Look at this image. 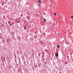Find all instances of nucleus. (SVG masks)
<instances>
[{"label": "nucleus", "instance_id": "14", "mask_svg": "<svg viewBox=\"0 0 73 73\" xmlns=\"http://www.w3.org/2000/svg\"><path fill=\"white\" fill-rule=\"evenodd\" d=\"M24 29H26V28H24Z\"/></svg>", "mask_w": 73, "mask_h": 73}, {"label": "nucleus", "instance_id": "6", "mask_svg": "<svg viewBox=\"0 0 73 73\" xmlns=\"http://www.w3.org/2000/svg\"><path fill=\"white\" fill-rule=\"evenodd\" d=\"M54 16H56V13H54Z\"/></svg>", "mask_w": 73, "mask_h": 73}, {"label": "nucleus", "instance_id": "4", "mask_svg": "<svg viewBox=\"0 0 73 73\" xmlns=\"http://www.w3.org/2000/svg\"><path fill=\"white\" fill-rule=\"evenodd\" d=\"M55 56H56L57 57V56H58V54H55Z\"/></svg>", "mask_w": 73, "mask_h": 73}, {"label": "nucleus", "instance_id": "5", "mask_svg": "<svg viewBox=\"0 0 73 73\" xmlns=\"http://www.w3.org/2000/svg\"><path fill=\"white\" fill-rule=\"evenodd\" d=\"M57 46L58 48H60V45H58Z\"/></svg>", "mask_w": 73, "mask_h": 73}, {"label": "nucleus", "instance_id": "2", "mask_svg": "<svg viewBox=\"0 0 73 73\" xmlns=\"http://www.w3.org/2000/svg\"><path fill=\"white\" fill-rule=\"evenodd\" d=\"M37 1H38V2L39 3H41V1H40H40L38 0Z\"/></svg>", "mask_w": 73, "mask_h": 73}, {"label": "nucleus", "instance_id": "12", "mask_svg": "<svg viewBox=\"0 0 73 73\" xmlns=\"http://www.w3.org/2000/svg\"><path fill=\"white\" fill-rule=\"evenodd\" d=\"M66 44H68V43H66Z\"/></svg>", "mask_w": 73, "mask_h": 73}, {"label": "nucleus", "instance_id": "11", "mask_svg": "<svg viewBox=\"0 0 73 73\" xmlns=\"http://www.w3.org/2000/svg\"><path fill=\"white\" fill-rule=\"evenodd\" d=\"M17 23H19V21H17Z\"/></svg>", "mask_w": 73, "mask_h": 73}, {"label": "nucleus", "instance_id": "1", "mask_svg": "<svg viewBox=\"0 0 73 73\" xmlns=\"http://www.w3.org/2000/svg\"><path fill=\"white\" fill-rule=\"evenodd\" d=\"M7 43H10V42H11V40H10V39H7Z\"/></svg>", "mask_w": 73, "mask_h": 73}, {"label": "nucleus", "instance_id": "15", "mask_svg": "<svg viewBox=\"0 0 73 73\" xmlns=\"http://www.w3.org/2000/svg\"><path fill=\"white\" fill-rule=\"evenodd\" d=\"M10 25H12V24H10Z\"/></svg>", "mask_w": 73, "mask_h": 73}, {"label": "nucleus", "instance_id": "9", "mask_svg": "<svg viewBox=\"0 0 73 73\" xmlns=\"http://www.w3.org/2000/svg\"><path fill=\"white\" fill-rule=\"evenodd\" d=\"M10 21H9L8 22V23H10Z\"/></svg>", "mask_w": 73, "mask_h": 73}, {"label": "nucleus", "instance_id": "8", "mask_svg": "<svg viewBox=\"0 0 73 73\" xmlns=\"http://www.w3.org/2000/svg\"><path fill=\"white\" fill-rule=\"evenodd\" d=\"M65 64H68V63L66 62L65 63Z\"/></svg>", "mask_w": 73, "mask_h": 73}, {"label": "nucleus", "instance_id": "10", "mask_svg": "<svg viewBox=\"0 0 73 73\" xmlns=\"http://www.w3.org/2000/svg\"><path fill=\"white\" fill-rule=\"evenodd\" d=\"M40 43H41L42 44H43V43H42V42H40Z\"/></svg>", "mask_w": 73, "mask_h": 73}, {"label": "nucleus", "instance_id": "3", "mask_svg": "<svg viewBox=\"0 0 73 73\" xmlns=\"http://www.w3.org/2000/svg\"><path fill=\"white\" fill-rule=\"evenodd\" d=\"M43 20H44V21H43V23H45V21H46V20L45 19H43Z\"/></svg>", "mask_w": 73, "mask_h": 73}, {"label": "nucleus", "instance_id": "13", "mask_svg": "<svg viewBox=\"0 0 73 73\" xmlns=\"http://www.w3.org/2000/svg\"><path fill=\"white\" fill-rule=\"evenodd\" d=\"M21 16L22 17V16H23V15L21 14Z\"/></svg>", "mask_w": 73, "mask_h": 73}, {"label": "nucleus", "instance_id": "7", "mask_svg": "<svg viewBox=\"0 0 73 73\" xmlns=\"http://www.w3.org/2000/svg\"><path fill=\"white\" fill-rule=\"evenodd\" d=\"M71 18L72 19H73V16H72L71 17Z\"/></svg>", "mask_w": 73, "mask_h": 73}, {"label": "nucleus", "instance_id": "16", "mask_svg": "<svg viewBox=\"0 0 73 73\" xmlns=\"http://www.w3.org/2000/svg\"><path fill=\"white\" fill-rule=\"evenodd\" d=\"M2 5H3V4H2Z\"/></svg>", "mask_w": 73, "mask_h": 73}]
</instances>
